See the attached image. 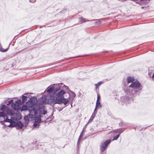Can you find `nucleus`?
<instances>
[{
	"instance_id": "nucleus-26",
	"label": "nucleus",
	"mask_w": 154,
	"mask_h": 154,
	"mask_svg": "<svg viewBox=\"0 0 154 154\" xmlns=\"http://www.w3.org/2000/svg\"><path fill=\"white\" fill-rule=\"evenodd\" d=\"M119 134H118V135H116V137H114V138L112 140H117L118 139V138H119Z\"/></svg>"
},
{
	"instance_id": "nucleus-1",
	"label": "nucleus",
	"mask_w": 154,
	"mask_h": 154,
	"mask_svg": "<svg viewBox=\"0 0 154 154\" xmlns=\"http://www.w3.org/2000/svg\"><path fill=\"white\" fill-rule=\"evenodd\" d=\"M60 90V89H55L53 87L47 88V91L48 93V95L50 96V99H48V104H55L57 103L60 102V100L64 97H70L69 94L66 93L63 90Z\"/></svg>"
},
{
	"instance_id": "nucleus-30",
	"label": "nucleus",
	"mask_w": 154,
	"mask_h": 154,
	"mask_svg": "<svg viewBox=\"0 0 154 154\" xmlns=\"http://www.w3.org/2000/svg\"><path fill=\"white\" fill-rule=\"evenodd\" d=\"M10 103V104H12L13 103H14L13 102V100H10V101H8Z\"/></svg>"
},
{
	"instance_id": "nucleus-2",
	"label": "nucleus",
	"mask_w": 154,
	"mask_h": 154,
	"mask_svg": "<svg viewBox=\"0 0 154 154\" xmlns=\"http://www.w3.org/2000/svg\"><path fill=\"white\" fill-rule=\"evenodd\" d=\"M125 84V86L127 87L125 90V92L130 96L133 97L137 94L142 88L139 82L132 77H128L126 79Z\"/></svg>"
},
{
	"instance_id": "nucleus-8",
	"label": "nucleus",
	"mask_w": 154,
	"mask_h": 154,
	"mask_svg": "<svg viewBox=\"0 0 154 154\" xmlns=\"http://www.w3.org/2000/svg\"><path fill=\"white\" fill-rule=\"evenodd\" d=\"M50 96L48 95V98L46 97V96H44V97H42L41 98L39 99L38 100V102L39 104H44L45 103L46 101L48 103V99H50Z\"/></svg>"
},
{
	"instance_id": "nucleus-23",
	"label": "nucleus",
	"mask_w": 154,
	"mask_h": 154,
	"mask_svg": "<svg viewBox=\"0 0 154 154\" xmlns=\"http://www.w3.org/2000/svg\"><path fill=\"white\" fill-rule=\"evenodd\" d=\"M71 95H72V97H71L72 101L74 99V98L75 97V94L72 91H71Z\"/></svg>"
},
{
	"instance_id": "nucleus-14",
	"label": "nucleus",
	"mask_w": 154,
	"mask_h": 154,
	"mask_svg": "<svg viewBox=\"0 0 154 154\" xmlns=\"http://www.w3.org/2000/svg\"><path fill=\"white\" fill-rule=\"evenodd\" d=\"M42 116L40 115L38 116L37 117H35V123H40L41 121V118Z\"/></svg>"
},
{
	"instance_id": "nucleus-16",
	"label": "nucleus",
	"mask_w": 154,
	"mask_h": 154,
	"mask_svg": "<svg viewBox=\"0 0 154 154\" xmlns=\"http://www.w3.org/2000/svg\"><path fill=\"white\" fill-rule=\"evenodd\" d=\"M5 113L7 114V116H8V115H10L11 116H12V113L11 112V111L10 109L8 108V107L6 109V110H5Z\"/></svg>"
},
{
	"instance_id": "nucleus-11",
	"label": "nucleus",
	"mask_w": 154,
	"mask_h": 154,
	"mask_svg": "<svg viewBox=\"0 0 154 154\" xmlns=\"http://www.w3.org/2000/svg\"><path fill=\"white\" fill-rule=\"evenodd\" d=\"M11 108L15 110H18L20 109V107L17 103H13L11 104Z\"/></svg>"
},
{
	"instance_id": "nucleus-6",
	"label": "nucleus",
	"mask_w": 154,
	"mask_h": 154,
	"mask_svg": "<svg viewBox=\"0 0 154 154\" xmlns=\"http://www.w3.org/2000/svg\"><path fill=\"white\" fill-rule=\"evenodd\" d=\"M37 102L36 98L33 97L31 98L30 100H29L26 102V105L29 109L31 108L32 109L35 107H33L34 105L35 104H38L36 103Z\"/></svg>"
},
{
	"instance_id": "nucleus-31",
	"label": "nucleus",
	"mask_w": 154,
	"mask_h": 154,
	"mask_svg": "<svg viewBox=\"0 0 154 154\" xmlns=\"http://www.w3.org/2000/svg\"><path fill=\"white\" fill-rule=\"evenodd\" d=\"M30 2H35L36 0H29Z\"/></svg>"
},
{
	"instance_id": "nucleus-9",
	"label": "nucleus",
	"mask_w": 154,
	"mask_h": 154,
	"mask_svg": "<svg viewBox=\"0 0 154 154\" xmlns=\"http://www.w3.org/2000/svg\"><path fill=\"white\" fill-rule=\"evenodd\" d=\"M70 100V97L68 98L64 97L60 100V102L59 103H57L61 104L63 103L65 105H66Z\"/></svg>"
},
{
	"instance_id": "nucleus-24",
	"label": "nucleus",
	"mask_w": 154,
	"mask_h": 154,
	"mask_svg": "<svg viewBox=\"0 0 154 154\" xmlns=\"http://www.w3.org/2000/svg\"><path fill=\"white\" fill-rule=\"evenodd\" d=\"M27 96H23L22 97V101L23 102H25L27 99Z\"/></svg>"
},
{
	"instance_id": "nucleus-33",
	"label": "nucleus",
	"mask_w": 154,
	"mask_h": 154,
	"mask_svg": "<svg viewBox=\"0 0 154 154\" xmlns=\"http://www.w3.org/2000/svg\"><path fill=\"white\" fill-rule=\"evenodd\" d=\"M10 104V103L9 102H8V103H7V105H9Z\"/></svg>"
},
{
	"instance_id": "nucleus-36",
	"label": "nucleus",
	"mask_w": 154,
	"mask_h": 154,
	"mask_svg": "<svg viewBox=\"0 0 154 154\" xmlns=\"http://www.w3.org/2000/svg\"><path fill=\"white\" fill-rule=\"evenodd\" d=\"M143 8V7H142V8Z\"/></svg>"
},
{
	"instance_id": "nucleus-13",
	"label": "nucleus",
	"mask_w": 154,
	"mask_h": 154,
	"mask_svg": "<svg viewBox=\"0 0 154 154\" xmlns=\"http://www.w3.org/2000/svg\"><path fill=\"white\" fill-rule=\"evenodd\" d=\"M16 128L17 129H21L23 126V124L20 121H19L17 123H16Z\"/></svg>"
},
{
	"instance_id": "nucleus-7",
	"label": "nucleus",
	"mask_w": 154,
	"mask_h": 154,
	"mask_svg": "<svg viewBox=\"0 0 154 154\" xmlns=\"http://www.w3.org/2000/svg\"><path fill=\"white\" fill-rule=\"evenodd\" d=\"M111 140H108L105 141L104 143H101L100 145V149L102 152H104L107 147L108 145L110 143Z\"/></svg>"
},
{
	"instance_id": "nucleus-10",
	"label": "nucleus",
	"mask_w": 154,
	"mask_h": 154,
	"mask_svg": "<svg viewBox=\"0 0 154 154\" xmlns=\"http://www.w3.org/2000/svg\"><path fill=\"white\" fill-rule=\"evenodd\" d=\"M38 110H39L40 113L42 114L45 115L47 113V109L44 106H42L41 107L39 106Z\"/></svg>"
},
{
	"instance_id": "nucleus-32",
	"label": "nucleus",
	"mask_w": 154,
	"mask_h": 154,
	"mask_svg": "<svg viewBox=\"0 0 154 154\" xmlns=\"http://www.w3.org/2000/svg\"><path fill=\"white\" fill-rule=\"evenodd\" d=\"M85 131V128H84L83 129L82 131V133H84Z\"/></svg>"
},
{
	"instance_id": "nucleus-29",
	"label": "nucleus",
	"mask_w": 154,
	"mask_h": 154,
	"mask_svg": "<svg viewBox=\"0 0 154 154\" xmlns=\"http://www.w3.org/2000/svg\"><path fill=\"white\" fill-rule=\"evenodd\" d=\"M100 99V95L99 94H98L97 100V101H99Z\"/></svg>"
},
{
	"instance_id": "nucleus-5",
	"label": "nucleus",
	"mask_w": 154,
	"mask_h": 154,
	"mask_svg": "<svg viewBox=\"0 0 154 154\" xmlns=\"http://www.w3.org/2000/svg\"><path fill=\"white\" fill-rule=\"evenodd\" d=\"M33 107H35L29 110V117L32 119L35 118L37 114V111L38 110L39 108V105L38 104H35L34 105Z\"/></svg>"
},
{
	"instance_id": "nucleus-37",
	"label": "nucleus",
	"mask_w": 154,
	"mask_h": 154,
	"mask_svg": "<svg viewBox=\"0 0 154 154\" xmlns=\"http://www.w3.org/2000/svg\"><path fill=\"white\" fill-rule=\"evenodd\" d=\"M128 101V103H129V102Z\"/></svg>"
},
{
	"instance_id": "nucleus-35",
	"label": "nucleus",
	"mask_w": 154,
	"mask_h": 154,
	"mask_svg": "<svg viewBox=\"0 0 154 154\" xmlns=\"http://www.w3.org/2000/svg\"><path fill=\"white\" fill-rule=\"evenodd\" d=\"M87 124H87L86 125H85V127H84V128H85V129L86 127V126L87 125Z\"/></svg>"
},
{
	"instance_id": "nucleus-19",
	"label": "nucleus",
	"mask_w": 154,
	"mask_h": 154,
	"mask_svg": "<svg viewBox=\"0 0 154 154\" xmlns=\"http://www.w3.org/2000/svg\"><path fill=\"white\" fill-rule=\"evenodd\" d=\"M29 108H28L26 105H23L21 109V111H23L27 110Z\"/></svg>"
},
{
	"instance_id": "nucleus-15",
	"label": "nucleus",
	"mask_w": 154,
	"mask_h": 154,
	"mask_svg": "<svg viewBox=\"0 0 154 154\" xmlns=\"http://www.w3.org/2000/svg\"><path fill=\"white\" fill-rule=\"evenodd\" d=\"M30 119H31L29 117V115L25 116L24 118L25 123H27L30 120Z\"/></svg>"
},
{
	"instance_id": "nucleus-12",
	"label": "nucleus",
	"mask_w": 154,
	"mask_h": 154,
	"mask_svg": "<svg viewBox=\"0 0 154 154\" xmlns=\"http://www.w3.org/2000/svg\"><path fill=\"white\" fill-rule=\"evenodd\" d=\"M153 68H150L149 69L148 75L150 77H152L153 80H154V72Z\"/></svg>"
},
{
	"instance_id": "nucleus-27",
	"label": "nucleus",
	"mask_w": 154,
	"mask_h": 154,
	"mask_svg": "<svg viewBox=\"0 0 154 154\" xmlns=\"http://www.w3.org/2000/svg\"><path fill=\"white\" fill-rule=\"evenodd\" d=\"M101 23V22L100 21L98 20V21H95L94 22V24L99 25Z\"/></svg>"
},
{
	"instance_id": "nucleus-20",
	"label": "nucleus",
	"mask_w": 154,
	"mask_h": 154,
	"mask_svg": "<svg viewBox=\"0 0 154 154\" xmlns=\"http://www.w3.org/2000/svg\"><path fill=\"white\" fill-rule=\"evenodd\" d=\"M103 83V82L102 81L100 82L98 84H96L95 85L96 89H98L99 88V87L100 86L101 84Z\"/></svg>"
},
{
	"instance_id": "nucleus-4",
	"label": "nucleus",
	"mask_w": 154,
	"mask_h": 154,
	"mask_svg": "<svg viewBox=\"0 0 154 154\" xmlns=\"http://www.w3.org/2000/svg\"><path fill=\"white\" fill-rule=\"evenodd\" d=\"M12 116L11 117V119H9V120H12V122H13L14 123V126H13L12 125V126H10V124L9 125H6L5 124V123H4L3 125H5L8 126L9 127H14L16 125V122H14V121L20 120L21 119V114L20 112H16L14 114H12Z\"/></svg>"
},
{
	"instance_id": "nucleus-17",
	"label": "nucleus",
	"mask_w": 154,
	"mask_h": 154,
	"mask_svg": "<svg viewBox=\"0 0 154 154\" xmlns=\"http://www.w3.org/2000/svg\"><path fill=\"white\" fill-rule=\"evenodd\" d=\"M101 105L99 101H97L96 107L94 110V112H95L97 108H101Z\"/></svg>"
},
{
	"instance_id": "nucleus-34",
	"label": "nucleus",
	"mask_w": 154,
	"mask_h": 154,
	"mask_svg": "<svg viewBox=\"0 0 154 154\" xmlns=\"http://www.w3.org/2000/svg\"><path fill=\"white\" fill-rule=\"evenodd\" d=\"M34 125L35 127H36V124H35V123L34 124Z\"/></svg>"
},
{
	"instance_id": "nucleus-21",
	"label": "nucleus",
	"mask_w": 154,
	"mask_h": 154,
	"mask_svg": "<svg viewBox=\"0 0 154 154\" xmlns=\"http://www.w3.org/2000/svg\"><path fill=\"white\" fill-rule=\"evenodd\" d=\"M8 48L5 49H4L1 45H0V51L1 52H4L7 51L8 50Z\"/></svg>"
},
{
	"instance_id": "nucleus-28",
	"label": "nucleus",
	"mask_w": 154,
	"mask_h": 154,
	"mask_svg": "<svg viewBox=\"0 0 154 154\" xmlns=\"http://www.w3.org/2000/svg\"><path fill=\"white\" fill-rule=\"evenodd\" d=\"M122 132H123V131L122 130H117L116 132V133H119V135L121 133H122Z\"/></svg>"
},
{
	"instance_id": "nucleus-18",
	"label": "nucleus",
	"mask_w": 154,
	"mask_h": 154,
	"mask_svg": "<svg viewBox=\"0 0 154 154\" xmlns=\"http://www.w3.org/2000/svg\"><path fill=\"white\" fill-rule=\"evenodd\" d=\"M96 114L94 113H93L91 116V117L90 119L89 120L87 124H89L93 120L94 117L95 116Z\"/></svg>"
},
{
	"instance_id": "nucleus-3",
	"label": "nucleus",
	"mask_w": 154,
	"mask_h": 154,
	"mask_svg": "<svg viewBox=\"0 0 154 154\" xmlns=\"http://www.w3.org/2000/svg\"><path fill=\"white\" fill-rule=\"evenodd\" d=\"M7 108L5 105H2L1 107V110L2 112H0V120H2L0 121V123L3 124L4 123L8 122L10 123V126H14V123L12 122V120H9L8 117L5 113V110Z\"/></svg>"
},
{
	"instance_id": "nucleus-25",
	"label": "nucleus",
	"mask_w": 154,
	"mask_h": 154,
	"mask_svg": "<svg viewBox=\"0 0 154 154\" xmlns=\"http://www.w3.org/2000/svg\"><path fill=\"white\" fill-rule=\"evenodd\" d=\"M79 21L80 22H81L82 23L85 22H86L85 19L82 17L79 18Z\"/></svg>"
},
{
	"instance_id": "nucleus-22",
	"label": "nucleus",
	"mask_w": 154,
	"mask_h": 154,
	"mask_svg": "<svg viewBox=\"0 0 154 154\" xmlns=\"http://www.w3.org/2000/svg\"><path fill=\"white\" fill-rule=\"evenodd\" d=\"M83 133H81L80 136H79V137L78 140V142L77 143V144H78L79 142L81 140L82 138V137H83Z\"/></svg>"
}]
</instances>
